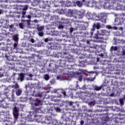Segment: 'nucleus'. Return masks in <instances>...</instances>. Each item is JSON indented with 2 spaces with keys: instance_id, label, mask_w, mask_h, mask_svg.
I'll list each match as a JSON object with an SVG mask.
<instances>
[{
  "instance_id": "nucleus-9",
  "label": "nucleus",
  "mask_w": 125,
  "mask_h": 125,
  "mask_svg": "<svg viewBox=\"0 0 125 125\" xmlns=\"http://www.w3.org/2000/svg\"><path fill=\"white\" fill-rule=\"evenodd\" d=\"M13 40L14 41V42H18L19 38H18V35L16 34L15 35H14L13 37Z\"/></svg>"
},
{
  "instance_id": "nucleus-61",
  "label": "nucleus",
  "mask_w": 125,
  "mask_h": 125,
  "mask_svg": "<svg viewBox=\"0 0 125 125\" xmlns=\"http://www.w3.org/2000/svg\"><path fill=\"white\" fill-rule=\"evenodd\" d=\"M104 22H105V21H106V20H104Z\"/></svg>"
},
{
  "instance_id": "nucleus-21",
  "label": "nucleus",
  "mask_w": 125,
  "mask_h": 125,
  "mask_svg": "<svg viewBox=\"0 0 125 125\" xmlns=\"http://www.w3.org/2000/svg\"><path fill=\"white\" fill-rule=\"evenodd\" d=\"M124 99L122 98V99H120L119 101H120V103L121 104V105H124Z\"/></svg>"
},
{
  "instance_id": "nucleus-6",
  "label": "nucleus",
  "mask_w": 125,
  "mask_h": 125,
  "mask_svg": "<svg viewBox=\"0 0 125 125\" xmlns=\"http://www.w3.org/2000/svg\"><path fill=\"white\" fill-rule=\"evenodd\" d=\"M44 29V27L37 25V30L38 32H42Z\"/></svg>"
},
{
  "instance_id": "nucleus-47",
  "label": "nucleus",
  "mask_w": 125,
  "mask_h": 125,
  "mask_svg": "<svg viewBox=\"0 0 125 125\" xmlns=\"http://www.w3.org/2000/svg\"><path fill=\"white\" fill-rule=\"evenodd\" d=\"M95 79V77H94V78H92L91 80H90V81L91 82H93V81H94Z\"/></svg>"
},
{
  "instance_id": "nucleus-44",
  "label": "nucleus",
  "mask_w": 125,
  "mask_h": 125,
  "mask_svg": "<svg viewBox=\"0 0 125 125\" xmlns=\"http://www.w3.org/2000/svg\"><path fill=\"white\" fill-rule=\"evenodd\" d=\"M35 106H39L40 104H39V103L35 102Z\"/></svg>"
},
{
  "instance_id": "nucleus-13",
  "label": "nucleus",
  "mask_w": 125,
  "mask_h": 125,
  "mask_svg": "<svg viewBox=\"0 0 125 125\" xmlns=\"http://www.w3.org/2000/svg\"><path fill=\"white\" fill-rule=\"evenodd\" d=\"M107 34H108V31H107L105 30L102 31V35L103 36H107Z\"/></svg>"
},
{
  "instance_id": "nucleus-56",
  "label": "nucleus",
  "mask_w": 125,
  "mask_h": 125,
  "mask_svg": "<svg viewBox=\"0 0 125 125\" xmlns=\"http://www.w3.org/2000/svg\"><path fill=\"white\" fill-rule=\"evenodd\" d=\"M122 115L123 116H125V113H123L122 114Z\"/></svg>"
},
{
  "instance_id": "nucleus-29",
  "label": "nucleus",
  "mask_w": 125,
  "mask_h": 125,
  "mask_svg": "<svg viewBox=\"0 0 125 125\" xmlns=\"http://www.w3.org/2000/svg\"><path fill=\"white\" fill-rule=\"evenodd\" d=\"M55 110H56V111H57V112H60V111H61L60 108H59V107H56Z\"/></svg>"
},
{
  "instance_id": "nucleus-18",
  "label": "nucleus",
  "mask_w": 125,
  "mask_h": 125,
  "mask_svg": "<svg viewBox=\"0 0 125 125\" xmlns=\"http://www.w3.org/2000/svg\"><path fill=\"white\" fill-rule=\"evenodd\" d=\"M44 79L45 80V81H48V80H49V75H48V74H45L44 75Z\"/></svg>"
},
{
  "instance_id": "nucleus-34",
  "label": "nucleus",
  "mask_w": 125,
  "mask_h": 125,
  "mask_svg": "<svg viewBox=\"0 0 125 125\" xmlns=\"http://www.w3.org/2000/svg\"><path fill=\"white\" fill-rule=\"evenodd\" d=\"M59 29H63V28H64V26H63V25H59Z\"/></svg>"
},
{
  "instance_id": "nucleus-26",
  "label": "nucleus",
  "mask_w": 125,
  "mask_h": 125,
  "mask_svg": "<svg viewBox=\"0 0 125 125\" xmlns=\"http://www.w3.org/2000/svg\"><path fill=\"white\" fill-rule=\"evenodd\" d=\"M38 35L39 37H42L43 36V32H40L38 33Z\"/></svg>"
},
{
  "instance_id": "nucleus-32",
  "label": "nucleus",
  "mask_w": 125,
  "mask_h": 125,
  "mask_svg": "<svg viewBox=\"0 0 125 125\" xmlns=\"http://www.w3.org/2000/svg\"><path fill=\"white\" fill-rule=\"evenodd\" d=\"M26 11H23L22 12V17L23 16H24V15H25L26 14Z\"/></svg>"
},
{
  "instance_id": "nucleus-33",
  "label": "nucleus",
  "mask_w": 125,
  "mask_h": 125,
  "mask_svg": "<svg viewBox=\"0 0 125 125\" xmlns=\"http://www.w3.org/2000/svg\"><path fill=\"white\" fill-rule=\"evenodd\" d=\"M30 42H32V43H34V42H35V40H34V39H31L30 40Z\"/></svg>"
},
{
  "instance_id": "nucleus-16",
  "label": "nucleus",
  "mask_w": 125,
  "mask_h": 125,
  "mask_svg": "<svg viewBox=\"0 0 125 125\" xmlns=\"http://www.w3.org/2000/svg\"><path fill=\"white\" fill-rule=\"evenodd\" d=\"M46 121H52V117L51 116H46Z\"/></svg>"
},
{
  "instance_id": "nucleus-3",
  "label": "nucleus",
  "mask_w": 125,
  "mask_h": 125,
  "mask_svg": "<svg viewBox=\"0 0 125 125\" xmlns=\"http://www.w3.org/2000/svg\"><path fill=\"white\" fill-rule=\"evenodd\" d=\"M95 28H96L97 30H99V29H100V23L98 22L97 24L94 23L93 28L92 29V31H95Z\"/></svg>"
},
{
  "instance_id": "nucleus-62",
  "label": "nucleus",
  "mask_w": 125,
  "mask_h": 125,
  "mask_svg": "<svg viewBox=\"0 0 125 125\" xmlns=\"http://www.w3.org/2000/svg\"><path fill=\"white\" fill-rule=\"evenodd\" d=\"M63 117H65L64 116H62V118H63Z\"/></svg>"
},
{
  "instance_id": "nucleus-17",
  "label": "nucleus",
  "mask_w": 125,
  "mask_h": 125,
  "mask_svg": "<svg viewBox=\"0 0 125 125\" xmlns=\"http://www.w3.org/2000/svg\"><path fill=\"white\" fill-rule=\"evenodd\" d=\"M95 101H91L89 103V105H90V106H94L95 105Z\"/></svg>"
},
{
  "instance_id": "nucleus-25",
  "label": "nucleus",
  "mask_w": 125,
  "mask_h": 125,
  "mask_svg": "<svg viewBox=\"0 0 125 125\" xmlns=\"http://www.w3.org/2000/svg\"><path fill=\"white\" fill-rule=\"evenodd\" d=\"M19 26L21 29H23L24 28V25H23V23L22 22L19 23Z\"/></svg>"
},
{
  "instance_id": "nucleus-19",
  "label": "nucleus",
  "mask_w": 125,
  "mask_h": 125,
  "mask_svg": "<svg viewBox=\"0 0 125 125\" xmlns=\"http://www.w3.org/2000/svg\"><path fill=\"white\" fill-rule=\"evenodd\" d=\"M13 111H14V113H18L19 112V110L18 109V108H17L16 106L14 107Z\"/></svg>"
},
{
  "instance_id": "nucleus-2",
  "label": "nucleus",
  "mask_w": 125,
  "mask_h": 125,
  "mask_svg": "<svg viewBox=\"0 0 125 125\" xmlns=\"http://www.w3.org/2000/svg\"><path fill=\"white\" fill-rule=\"evenodd\" d=\"M85 2V0H77L76 2V4L79 7H82L83 6V4Z\"/></svg>"
},
{
  "instance_id": "nucleus-15",
  "label": "nucleus",
  "mask_w": 125,
  "mask_h": 125,
  "mask_svg": "<svg viewBox=\"0 0 125 125\" xmlns=\"http://www.w3.org/2000/svg\"><path fill=\"white\" fill-rule=\"evenodd\" d=\"M18 116H19V114H18V113H14V117L15 120H17V119H18Z\"/></svg>"
},
{
  "instance_id": "nucleus-53",
  "label": "nucleus",
  "mask_w": 125,
  "mask_h": 125,
  "mask_svg": "<svg viewBox=\"0 0 125 125\" xmlns=\"http://www.w3.org/2000/svg\"><path fill=\"white\" fill-rule=\"evenodd\" d=\"M100 18H103V17H99V20H101V19H100Z\"/></svg>"
},
{
  "instance_id": "nucleus-1",
  "label": "nucleus",
  "mask_w": 125,
  "mask_h": 125,
  "mask_svg": "<svg viewBox=\"0 0 125 125\" xmlns=\"http://www.w3.org/2000/svg\"><path fill=\"white\" fill-rule=\"evenodd\" d=\"M60 65L61 67H65L67 70H71V69H72V65L68 64L66 65V61L64 60L61 61Z\"/></svg>"
},
{
  "instance_id": "nucleus-59",
  "label": "nucleus",
  "mask_w": 125,
  "mask_h": 125,
  "mask_svg": "<svg viewBox=\"0 0 125 125\" xmlns=\"http://www.w3.org/2000/svg\"><path fill=\"white\" fill-rule=\"evenodd\" d=\"M18 17H19H19H20V16H18Z\"/></svg>"
},
{
  "instance_id": "nucleus-57",
  "label": "nucleus",
  "mask_w": 125,
  "mask_h": 125,
  "mask_svg": "<svg viewBox=\"0 0 125 125\" xmlns=\"http://www.w3.org/2000/svg\"><path fill=\"white\" fill-rule=\"evenodd\" d=\"M123 27H121V30H123Z\"/></svg>"
},
{
  "instance_id": "nucleus-24",
  "label": "nucleus",
  "mask_w": 125,
  "mask_h": 125,
  "mask_svg": "<svg viewBox=\"0 0 125 125\" xmlns=\"http://www.w3.org/2000/svg\"><path fill=\"white\" fill-rule=\"evenodd\" d=\"M83 75H80V77L78 78L79 82H82L83 81Z\"/></svg>"
},
{
  "instance_id": "nucleus-8",
  "label": "nucleus",
  "mask_w": 125,
  "mask_h": 125,
  "mask_svg": "<svg viewBox=\"0 0 125 125\" xmlns=\"http://www.w3.org/2000/svg\"><path fill=\"white\" fill-rule=\"evenodd\" d=\"M114 51H117V50H118V47L112 46L110 48V51L112 52V51H114Z\"/></svg>"
},
{
  "instance_id": "nucleus-30",
  "label": "nucleus",
  "mask_w": 125,
  "mask_h": 125,
  "mask_svg": "<svg viewBox=\"0 0 125 125\" xmlns=\"http://www.w3.org/2000/svg\"><path fill=\"white\" fill-rule=\"evenodd\" d=\"M73 31H74V28L73 27H70V33H73Z\"/></svg>"
},
{
  "instance_id": "nucleus-38",
  "label": "nucleus",
  "mask_w": 125,
  "mask_h": 125,
  "mask_svg": "<svg viewBox=\"0 0 125 125\" xmlns=\"http://www.w3.org/2000/svg\"><path fill=\"white\" fill-rule=\"evenodd\" d=\"M81 125H83L84 124V122L82 120L80 122Z\"/></svg>"
},
{
  "instance_id": "nucleus-48",
  "label": "nucleus",
  "mask_w": 125,
  "mask_h": 125,
  "mask_svg": "<svg viewBox=\"0 0 125 125\" xmlns=\"http://www.w3.org/2000/svg\"><path fill=\"white\" fill-rule=\"evenodd\" d=\"M88 73H89L90 74H94V72H92V71H90Z\"/></svg>"
},
{
  "instance_id": "nucleus-28",
  "label": "nucleus",
  "mask_w": 125,
  "mask_h": 125,
  "mask_svg": "<svg viewBox=\"0 0 125 125\" xmlns=\"http://www.w3.org/2000/svg\"><path fill=\"white\" fill-rule=\"evenodd\" d=\"M62 94H63V95L64 96V97H66V91H63L62 92Z\"/></svg>"
},
{
  "instance_id": "nucleus-12",
  "label": "nucleus",
  "mask_w": 125,
  "mask_h": 125,
  "mask_svg": "<svg viewBox=\"0 0 125 125\" xmlns=\"http://www.w3.org/2000/svg\"><path fill=\"white\" fill-rule=\"evenodd\" d=\"M68 14H69L70 16H73V14H74V11L72 10H69L68 12Z\"/></svg>"
},
{
  "instance_id": "nucleus-58",
  "label": "nucleus",
  "mask_w": 125,
  "mask_h": 125,
  "mask_svg": "<svg viewBox=\"0 0 125 125\" xmlns=\"http://www.w3.org/2000/svg\"><path fill=\"white\" fill-rule=\"evenodd\" d=\"M13 75H14V76H15L16 75V73H13Z\"/></svg>"
},
{
  "instance_id": "nucleus-40",
  "label": "nucleus",
  "mask_w": 125,
  "mask_h": 125,
  "mask_svg": "<svg viewBox=\"0 0 125 125\" xmlns=\"http://www.w3.org/2000/svg\"><path fill=\"white\" fill-rule=\"evenodd\" d=\"M45 42H48V38H46L44 39Z\"/></svg>"
},
{
  "instance_id": "nucleus-51",
  "label": "nucleus",
  "mask_w": 125,
  "mask_h": 125,
  "mask_svg": "<svg viewBox=\"0 0 125 125\" xmlns=\"http://www.w3.org/2000/svg\"><path fill=\"white\" fill-rule=\"evenodd\" d=\"M114 29H115V30H118V27L115 26Z\"/></svg>"
},
{
  "instance_id": "nucleus-23",
  "label": "nucleus",
  "mask_w": 125,
  "mask_h": 125,
  "mask_svg": "<svg viewBox=\"0 0 125 125\" xmlns=\"http://www.w3.org/2000/svg\"><path fill=\"white\" fill-rule=\"evenodd\" d=\"M28 9V5H25L24 7L22 8V10L26 11Z\"/></svg>"
},
{
  "instance_id": "nucleus-50",
  "label": "nucleus",
  "mask_w": 125,
  "mask_h": 125,
  "mask_svg": "<svg viewBox=\"0 0 125 125\" xmlns=\"http://www.w3.org/2000/svg\"><path fill=\"white\" fill-rule=\"evenodd\" d=\"M122 99L125 101V95H124V98H123Z\"/></svg>"
},
{
  "instance_id": "nucleus-60",
  "label": "nucleus",
  "mask_w": 125,
  "mask_h": 125,
  "mask_svg": "<svg viewBox=\"0 0 125 125\" xmlns=\"http://www.w3.org/2000/svg\"><path fill=\"white\" fill-rule=\"evenodd\" d=\"M0 45H1V43H0Z\"/></svg>"
},
{
  "instance_id": "nucleus-4",
  "label": "nucleus",
  "mask_w": 125,
  "mask_h": 125,
  "mask_svg": "<svg viewBox=\"0 0 125 125\" xmlns=\"http://www.w3.org/2000/svg\"><path fill=\"white\" fill-rule=\"evenodd\" d=\"M24 77L25 74H24L23 73H21L19 74V77H18V80H20L21 82H23Z\"/></svg>"
},
{
  "instance_id": "nucleus-27",
  "label": "nucleus",
  "mask_w": 125,
  "mask_h": 125,
  "mask_svg": "<svg viewBox=\"0 0 125 125\" xmlns=\"http://www.w3.org/2000/svg\"><path fill=\"white\" fill-rule=\"evenodd\" d=\"M96 39L97 40H104V38L103 37H99V36H96Z\"/></svg>"
},
{
  "instance_id": "nucleus-14",
  "label": "nucleus",
  "mask_w": 125,
  "mask_h": 125,
  "mask_svg": "<svg viewBox=\"0 0 125 125\" xmlns=\"http://www.w3.org/2000/svg\"><path fill=\"white\" fill-rule=\"evenodd\" d=\"M35 97H42V94L41 93H37L36 95H35Z\"/></svg>"
},
{
  "instance_id": "nucleus-22",
  "label": "nucleus",
  "mask_w": 125,
  "mask_h": 125,
  "mask_svg": "<svg viewBox=\"0 0 125 125\" xmlns=\"http://www.w3.org/2000/svg\"><path fill=\"white\" fill-rule=\"evenodd\" d=\"M68 104L69 105V106H72V105H74V104H76L75 103H74V102H72V101H70L68 102Z\"/></svg>"
},
{
  "instance_id": "nucleus-42",
  "label": "nucleus",
  "mask_w": 125,
  "mask_h": 125,
  "mask_svg": "<svg viewBox=\"0 0 125 125\" xmlns=\"http://www.w3.org/2000/svg\"><path fill=\"white\" fill-rule=\"evenodd\" d=\"M37 103L39 105H41V103H42V101H41L40 100H39L38 101Z\"/></svg>"
},
{
  "instance_id": "nucleus-36",
  "label": "nucleus",
  "mask_w": 125,
  "mask_h": 125,
  "mask_svg": "<svg viewBox=\"0 0 125 125\" xmlns=\"http://www.w3.org/2000/svg\"><path fill=\"white\" fill-rule=\"evenodd\" d=\"M79 18L82 19L83 17V15H78Z\"/></svg>"
},
{
  "instance_id": "nucleus-10",
  "label": "nucleus",
  "mask_w": 125,
  "mask_h": 125,
  "mask_svg": "<svg viewBox=\"0 0 125 125\" xmlns=\"http://www.w3.org/2000/svg\"><path fill=\"white\" fill-rule=\"evenodd\" d=\"M11 87H12V88H15V89H16L17 88H19V85L18 83H16L15 85H11Z\"/></svg>"
},
{
  "instance_id": "nucleus-7",
  "label": "nucleus",
  "mask_w": 125,
  "mask_h": 125,
  "mask_svg": "<svg viewBox=\"0 0 125 125\" xmlns=\"http://www.w3.org/2000/svg\"><path fill=\"white\" fill-rule=\"evenodd\" d=\"M51 101H54V102H58V101H59V99L58 97L53 96L51 98Z\"/></svg>"
},
{
  "instance_id": "nucleus-41",
  "label": "nucleus",
  "mask_w": 125,
  "mask_h": 125,
  "mask_svg": "<svg viewBox=\"0 0 125 125\" xmlns=\"http://www.w3.org/2000/svg\"><path fill=\"white\" fill-rule=\"evenodd\" d=\"M76 75H82V73L79 72H77Z\"/></svg>"
},
{
  "instance_id": "nucleus-49",
  "label": "nucleus",
  "mask_w": 125,
  "mask_h": 125,
  "mask_svg": "<svg viewBox=\"0 0 125 125\" xmlns=\"http://www.w3.org/2000/svg\"><path fill=\"white\" fill-rule=\"evenodd\" d=\"M1 13H2V11L1 10V9H0V14H1Z\"/></svg>"
},
{
  "instance_id": "nucleus-52",
  "label": "nucleus",
  "mask_w": 125,
  "mask_h": 125,
  "mask_svg": "<svg viewBox=\"0 0 125 125\" xmlns=\"http://www.w3.org/2000/svg\"><path fill=\"white\" fill-rule=\"evenodd\" d=\"M87 44H89L90 43H89V41H87Z\"/></svg>"
},
{
  "instance_id": "nucleus-37",
  "label": "nucleus",
  "mask_w": 125,
  "mask_h": 125,
  "mask_svg": "<svg viewBox=\"0 0 125 125\" xmlns=\"http://www.w3.org/2000/svg\"><path fill=\"white\" fill-rule=\"evenodd\" d=\"M12 94H13H13H14V93H15V89H12Z\"/></svg>"
},
{
  "instance_id": "nucleus-54",
  "label": "nucleus",
  "mask_w": 125,
  "mask_h": 125,
  "mask_svg": "<svg viewBox=\"0 0 125 125\" xmlns=\"http://www.w3.org/2000/svg\"><path fill=\"white\" fill-rule=\"evenodd\" d=\"M91 36H93V32H91Z\"/></svg>"
},
{
  "instance_id": "nucleus-31",
  "label": "nucleus",
  "mask_w": 125,
  "mask_h": 125,
  "mask_svg": "<svg viewBox=\"0 0 125 125\" xmlns=\"http://www.w3.org/2000/svg\"><path fill=\"white\" fill-rule=\"evenodd\" d=\"M72 106L73 110H76V104H73V105H72Z\"/></svg>"
},
{
  "instance_id": "nucleus-35",
  "label": "nucleus",
  "mask_w": 125,
  "mask_h": 125,
  "mask_svg": "<svg viewBox=\"0 0 125 125\" xmlns=\"http://www.w3.org/2000/svg\"><path fill=\"white\" fill-rule=\"evenodd\" d=\"M107 29H109L110 30V29H112V26H111L110 25H107Z\"/></svg>"
},
{
  "instance_id": "nucleus-46",
  "label": "nucleus",
  "mask_w": 125,
  "mask_h": 125,
  "mask_svg": "<svg viewBox=\"0 0 125 125\" xmlns=\"http://www.w3.org/2000/svg\"><path fill=\"white\" fill-rule=\"evenodd\" d=\"M54 17H52L50 19V20L52 21L54 20Z\"/></svg>"
},
{
  "instance_id": "nucleus-39",
  "label": "nucleus",
  "mask_w": 125,
  "mask_h": 125,
  "mask_svg": "<svg viewBox=\"0 0 125 125\" xmlns=\"http://www.w3.org/2000/svg\"><path fill=\"white\" fill-rule=\"evenodd\" d=\"M14 47L15 48L16 47H17V43H14Z\"/></svg>"
},
{
  "instance_id": "nucleus-43",
  "label": "nucleus",
  "mask_w": 125,
  "mask_h": 125,
  "mask_svg": "<svg viewBox=\"0 0 125 125\" xmlns=\"http://www.w3.org/2000/svg\"><path fill=\"white\" fill-rule=\"evenodd\" d=\"M28 76L30 78H33V74H29Z\"/></svg>"
},
{
  "instance_id": "nucleus-45",
  "label": "nucleus",
  "mask_w": 125,
  "mask_h": 125,
  "mask_svg": "<svg viewBox=\"0 0 125 125\" xmlns=\"http://www.w3.org/2000/svg\"><path fill=\"white\" fill-rule=\"evenodd\" d=\"M31 15H28V16H27V18H28V19H31Z\"/></svg>"
},
{
  "instance_id": "nucleus-55",
  "label": "nucleus",
  "mask_w": 125,
  "mask_h": 125,
  "mask_svg": "<svg viewBox=\"0 0 125 125\" xmlns=\"http://www.w3.org/2000/svg\"><path fill=\"white\" fill-rule=\"evenodd\" d=\"M100 56H104V55L103 54H101L100 55Z\"/></svg>"
},
{
  "instance_id": "nucleus-5",
  "label": "nucleus",
  "mask_w": 125,
  "mask_h": 125,
  "mask_svg": "<svg viewBox=\"0 0 125 125\" xmlns=\"http://www.w3.org/2000/svg\"><path fill=\"white\" fill-rule=\"evenodd\" d=\"M15 92L17 96H20V95H21L22 94V90L19 89V88H17L15 90Z\"/></svg>"
},
{
  "instance_id": "nucleus-20",
  "label": "nucleus",
  "mask_w": 125,
  "mask_h": 125,
  "mask_svg": "<svg viewBox=\"0 0 125 125\" xmlns=\"http://www.w3.org/2000/svg\"><path fill=\"white\" fill-rule=\"evenodd\" d=\"M14 27V25L13 24L9 25V28L10 31L13 32V30H12V29H13Z\"/></svg>"
},
{
  "instance_id": "nucleus-11",
  "label": "nucleus",
  "mask_w": 125,
  "mask_h": 125,
  "mask_svg": "<svg viewBox=\"0 0 125 125\" xmlns=\"http://www.w3.org/2000/svg\"><path fill=\"white\" fill-rule=\"evenodd\" d=\"M102 89V87L101 86H95L94 89V90H96V91H99V90H101Z\"/></svg>"
}]
</instances>
